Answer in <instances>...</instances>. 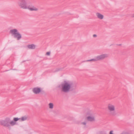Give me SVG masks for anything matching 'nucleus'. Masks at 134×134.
I'll return each instance as SVG.
<instances>
[{"label":"nucleus","instance_id":"obj_1","mask_svg":"<svg viewBox=\"0 0 134 134\" xmlns=\"http://www.w3.org/2000/svg\"><path fill=\"white\" fill-rule=\"evenodd\" d=\"M61 90L64 93H68L75 90L76 85L72 81H65L61 85Z\"/></svg>","mask_w":134,"mask_h":134},{"label":"nucleus","instance_id":"obj_2","mask_svg":"<svg viewBox=\"0 0 134 134\" xmlns=\"http://www.w3.org/2000/svg\"><path fill=\"white\" fill-rule=\"evenodd\" d=\"M107 109L109 115L112 116H116L117 113L115 110V105L111 103H109L107 105Z\"/></svg>","mask_w":134,"mask_h":134},{"label":"nucleus","instance_id":"obj_3","mask_svg":"<svg viewBox=\"0 0 134 134\" xmlns=\"http://www.w3.org/2000/svg\"><path fill=\"white\" fill-rule=\"evenodd\" d=\"M0 124L4 127L8 128H10L11 126H12L11 119L9 118H7L4 120L0 121Z\"/></svg>","mask_w":134,"mask_h":134},{"label":"nucleus","instance_id":"obj_4","mask_svg":"<svg viewBox=\"0 0 134 134\" xmlns=\"http://www.w3.org/2000/svg\"><path fill=\"white\" fill-rule=\"evenodd\" d=\"M10 33L15 38H16L18 40H20L21 38V34L19 33L16 29H13L10 30Z\"/></svg>","mask_w":134,"mask_h":134},{"label":"nucleus","instance_id":"obj_5","mask_svg":"<svg viewBox=\"0 0 134 134\" xmlns=\"http://www.w3.org/2000/svg\"><path fill=\"white\" fill-rule=\"evenodd\" d=\"M29 2V0H19L17 4L20 8L24 9H27L28 6L27 2Z\"/></svg>","mask_w":134,"mask_h":134},{"label":"nucleus","instance_id":"obj_6","mask_svg":"<svg viewBox=\"0 0 134 134\" xmlns=\"http://www.w3.org/2000/svg\"><path fill=\"white\" fill-rule=\"evenodd\" d=\"M27 7V9L31 11L37 12L39 10V9L37 7L32 4L29 5Z\"/></svg>","mask_w":134,"mask_h":134},{"label":"nucleus","instance_id":"obj_7","mask_svg":"<svg viewBox=\"0 0 134 134\" xmlns=\"http://www.w3.org/2000/svg\"><path fill=\"white\" fill-rule=\"evenodd\" d=\"M109 54H104L98 55L96 57L97 61L102 60L108 57Z\"/></svg>","mask_w":134,"mask_h":134},{"label":"nucleus","instance_id":"obj_8","mask_svg":"<svg viewBox=\"0 0 134 134\" xmlns=\"http://www.w3.org/2000/svg\"><path fill=\"white\" fill-rule=\"evenodd\" d=\"M19 120L20 121V118H14L13 120H11V123L12 124V126L15 125L16 124V122L18 120Z\"/></svg>","mask_w":134,"mask_h":134},{"label":"nucleus","instance_id":"obj_9","mask_svg":"<svg viewBox=\"0 0 134 134\" xmlns=\"http://www.w3.org/2000/svg\"><path fill=\"white\" fill-rule=\"evenodd\" d=\"M88 121L91 122H93L95 121V119L93 116H88L87 118Z\"/></svg>","mask_w":134,"mask_h":134},{"label":"nucleus","instance_id":"obj_10","mask_svg":"<svg viewBox=\"0 0 134 134\" xmlns=\"http://www.w3.org/2000/svg\"><path fill=\"white\" fill-rule=\"evenodd\" d=\"M32 91L33 92L36 94L39 93L41 91L40 89V88L37 87L33 88Z\"/></svg>","mask_w":134,"mask_h":134},{"label":"nucleus","instance_id":"obj_11","mask_svg":"<svg viewBox=\"0 0 134 134\" xmlns=\"http://www.w3.org/2000/svg\"><path fill=\"white\" fill-rule=\"evenodd\" d=\"M96 14L98 18L99 19H102L104 18V16L99 13H97Z\"/></svg>","mask_w":134,"mask_h":134},{"label":"nucleus","instance_id":"obj_12","mask_svg":"<svg viewBox=\"0 0 134 134\" xmlns=\"http://www.w3.org/2000/svg\"><path fill=\"white\" fill-rule=\"evenodd\" d=\"M27 47L29 49H34L35 48L36 46L34 44H31L28 45Z\"/></svg>","mask_w":134,"mask_h":134},{"label":"nucleus","instance_id":"obj_13","mask_svg":"<svg viewBox=\"0 0 134 134\" xmlns=\"http://www.w3.org/2000/svg\"><path fill=\"white\" fill-rule=\"evenodd\" d=\"M28 117L27 116H25L20 118V121H25L27 120Z\"/></svg>","mask_w":134,"mask_h":134},{"label":"nucleus","instance_id":"obj_14","mask_svg":"<svg viewBox=\"0 0 134 134\" xmlns=\"http://www.w3.org/2000/svg\"><path fill=\"white\" fill-rule=\"evenodd\" d=\"M91 61H93L96 62L97 61V60L96 59V57H95L94 58L90 60H86L84 61V62H91Z\"/></svg>","mask_w":134,"mask_h":134},{"label":"nucleus","instance_id":"obj_15","mask_svg":"<svg viewBox=\"0 0 134 134\" xmlns=\"http://www.w3.org/2000/svg\"><path fill=\"white\" fill-rule=\"evenodd\" d=\"M49 108L51 109H52L53 108V104L52 103H50L49 104Z\"/></svg>","mask_w":134,"mask_h":134},{"label":"nucleus","instance_id":"obj_16","mask_svg":"<svg viewBox=\"0 0 134 134\" xmlns=\"http://www.w3.org/2000/svg\"><path fill=\"white\" fill-rule=\"evenodd\" d=\"M81 124L84 126V127L85 128L86 126V122H82L81 123Z\"/></svg>","mask_w":134,"mask_h":134},{"label":"nucleus","instance_id":"obj_17","mask_svg":"<svg viewBox=\"0 0 134 134\" xmlns=\"http://www.w3.org/2000/svg\"><path fill=\"white\" fill-rule=\"evenodd\" d=\"M120 134H131L129 132H122V133H121Z\"/></svg>","mask_w":134,"mask_h":134},{"label":"nucleus","instance_id":"obj_18","mask_svg":"<svg viewBox=\"0 0 134 134\" xmlns=\"http://www.w3.org/2000/svg\"><path fill=\"white\" fill-rule=\"evenodd\" d=\"M50 52H47L46 53V55H50Z\"/></svg>","mask_w":134,"mask_h":134},{"label":"nucleus","instance_id":"obj_19","mask_svg":"<svg viewBox=\"0 0 134 134\" xmlns=\"http://www.w3.org/2000/svg\"><path fill=\"white\" fill-rule=\"evenodd\" d=\"M113 131H110L109 132V134H114L113 133Z\"/></svg>","mask_w":134,"mask_h":134},{"label":"nucleus","instance_id":"obj_20","mask_svg":"<svg viewBox=\"0 0 134 134\" xmlns=\"http://www.w3.org/2000/svg\"><path fill=\"white\" fill-rule=\"evenodd\" d=\"M93 37H97V35L96 34H94L93 35Z\"/></svg>","mask_w":134,"mask_h":134},{"label":"nucleus","instance_id":"obj_21","mask_svg":"<svg viewBox=\"0 0 134 134\" xmlns=\"http://www.w3.org/2000/svg\"><path fill=\"white\" fill-rule=\"evenodd\" d=\"M87 115H92V113H88L87 114Z\"/></svg>","mask_w":134,"mask_h":134},{"label":"nucleus","instance_id":"obj_22","mask_svg":"<svg viewBox=\"0 0 134 134\" xmlns=\"http://www.w3.org/2000/svg\"><path fill=\"white\" fill-rule=\"evenodd\" d=\"M132 17L134 18V14L132 15Z\"/></svg>","mask_w":134,"mask_h":134}]
</instances>
